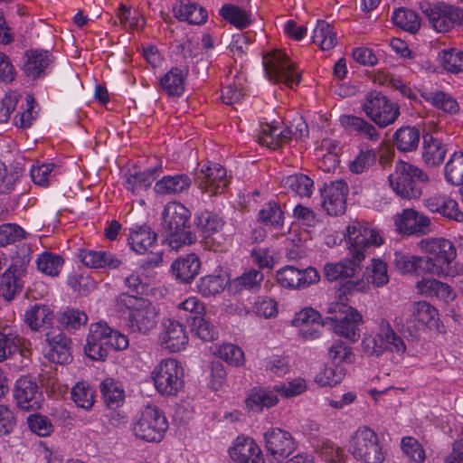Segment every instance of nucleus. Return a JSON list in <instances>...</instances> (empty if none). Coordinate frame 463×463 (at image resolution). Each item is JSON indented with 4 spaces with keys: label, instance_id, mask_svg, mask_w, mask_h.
<instances>
[{
    "label": "nucleus",
    "instance_id": "f257e3e1",
    "mask_svg": "<svg viewBox=\"0 0 463 463\" xmlns=\"http://www.w3.org/2000/svg\"><path fill=\"white\" fill-rule=\"evenodd\" d=\"M115 307L133 333L146 335L157 325L159 309L148 298L123 292L116 298Z\"/></svg>",
    "mask_w": 463,
    "mask_h": 463
},
{
    "label": "nucleus",
    "instance_id": "f03ea898",
    "mask_svg": "<svg viewBox=\"0 0 463 463\" xmlns=\"http://www.w3.org/2000/svg\"><path fill=\"white\" fill-rule=\"evenodd\" d=\"M191 213L180 203H168L163 212V227L169 246L178 250L184 245H191L196 241V235L190 231Z\"/></svg>",
    "mask_w": 463,
    "mask_h": 463
},
{
    "label": "nucleus",
    "instance_id": "7ed1b4c3",
    "mask_svg": "<svg viewBox=\"0 0 463 463\" xmlns=\"http://www.w3.org/2000/svg\"><path fill=\"white\" fill-rule=\"evenodd\" d=\"M428 182L429 176L425 172L404 161L398 162L394 173L389 175L392 189L404 199L420 198L423 185Z\"/></svg>",
    "mask_w": 463,
    "mask_h": 463
},
{
    "label": "nucleus",
    "instance_id": "20e7f679",
    "mask_svg": "<svg viewBox=\"0 0 463 463\" xmlns=\"http://www.w3.org/2000/svg\"><path fill=\"white\" fill-rule=\"evenodd\" d=\"M378 332L364 334L361 346L367 356H381L385 351L403 354L406 345L403 339L392 328L385 318H380L377 322Z\"/></svg>",
    "mask_w": 463,
    "mask_h": 463
},
{
    "label": "nucleus",
    "instance_id": "39448f33",
    "mask_svg": "<svg viewBox=\"0 0 463 463\" xmlns=\"http://www.w3.org/2000/svg\"><path fill=\"white\" fill-rule=\"evenodd\" d=\"M348 451L356 460L364 463H382L386 456L378 435L365 426L358 428L352 435Z\"/></svg>",
    "mask_w": 463,
    "mask_h": 463
},
{
    "label": "nucleus",
    "instance_id": "423d86ee",
    "mask_svg": "<svg viewBox=\"0 0 463 463\" xmlns=\"http://www.w3.org/2000/svg\"><path fill=\"white\" fill-rule=\"evenodd\" d=\"M156 390L165 396H176L184 387V372L182 364L174 358L163 359L152 373Z\"/></svg>",
    "mask_w": 463,
    "mask_h": 463
},
{
    "label": "nucleus",
    "instance_id": "0eeeda50",
    "mask_svg": "<svg viewBox=\"0 0 463 463\" xmlns=\"http://www.w3.org/2000/svg\"><path fill=\"white\" fill-rule=\"evenodd\" d=\"M345 241L349 255L364 260L371 247H379L384 241L380 232L367 222L354 220L346 227Z\"/></svg>",
    "mask_w": 463,
    "mask_h": 463
},
{
    "label": "nucleus",
    "instance_id": "6e6552de",
    "mask_svg": "<svg viewBox=\"0 0 463 463\" xmlns=\"http://www.w3.org/2000/svg\"><path fill=\"white\" fill-rule=\"evenodd\" d=\"M361 108L365 115L381 128L393 124L400 116V106L377 90L365 94Z\"/></svg>",
    "mask_w": 463,
    "mask_h": 463
},
{
    "label": "nucleus",
    "instance_id": "1a4fd4ad",
    "mask_svg": "<svg viewBox=\"0 0 463 463\" xmlns=\"http://www.w3.org/2000/svg\"><path fill=\"white\" fill-rule=\"evenodd\" d=\"M168 429L167 420L156 406H146L132 425L136 438L147 442H159Z\"/></svg>",
    "mask_w": 463,
    "mask_h": 463
},
{
    "label": "nucleus",
    "instance_id": "9d476101",
    "mask_svg": "<svg viewBox=\"0 0 463 463\" xmlns=\"http://www.w3.org/2000/svg\"><path fill=\"white\" fill-rule=\"evenodd\" d=\"M29 248L24 247L21 253L12 257L10 267L0 275V296L5 300H12L24 288V277L31 261Z\"/></svg>",
    "mask_w": 463,
    "mask_h": 463
},
{
    "label": "nucleus",
    "instance_id": "9b49d317",
    "mask_svg": "<svg viewBox=\"0 0 463 463\" xmlns=\"http://www.w3.org/2000/svg\"><path fill=\"white\" fill-rule=\"evenodd\" d=\"M263 65L269 80L283 83L292 88L300 82V72L288 55L280 50H274L263 56Z\"/></svg>",
    "mask_w": 463,
    "mask_h": 463
},
{
    "label": "nucleus",
    "instance_id": "f8f14e48",
    "mask_svg": "<svg viewBox=\"0 0 463 463\" xmlns=\"http://www.w3.org/2000/svg\"><path fill=\"white\" fill-rule=\"evenodd\" d=\"M420 10L428 18L430 26L439 33H447L456 25L463 24V8L438 2L420 3Z\"/></svg>",
    "mask_w": 463,
    "mask_h": 463
},
{
    "label": "nucleus",
    "instance_id": "ddd939ff",
    "mask_svg": "<svg viewBox=\"0 0 463 463\" xmlns=\"http://www.w3.org/2000/svg\"><path fill=\"white\" fill-rule=\"evenodd\" d=\"M341 313L345 316L342 318L330 317L328 319L333 323L334 332L344 338L354 343L360 338L359 326L363 324V316L354 307L342 302H335L330 305L328 313Z\"/></svg>",
    "mask_w": 463,
    "mask_h": 463
},
{
    "label": "nucleus",
    "instance_id": "4468645a",
    "mask_svg": "<svg viewBox=\"0 0 463 463\" xmlns=\"http://www.w3.org/2000/svg\"><path fill=\"white\" fill-rule=\"evenodd\" d=\"M264 447L274 458H286L298 448V442L292 434L278 427L269 429L263 434Z\"/></svg>",
    "mask_w": 463,
    "mask_h": 463
},
{
    "label": "nucleus",
    "instance_id": "2eb2a0df",
    "mask_svg": "<svg viewBox=\"0 0 463 463\" xmlns=\"http://www.w3.org/2000/svg\"><path fill=\"white\" fill-rule=\"evenodd\" d=\"M319 273L315 268L308 267L298 269L293 266H286L277 271V280L284 288H305L318 282Z\"/></svg>",
    "mask_w": 463,
    "mask_h": 463
},
{
    "label": "nucleus",
    "instance_id": "dca6fc26",
    "mask_svg": "<svg viewBox=\"0 0 463 463\" xmlns=\"http://www.w3.org/2000/svg\"><path fill=\"white\" fill-rule=\"evenodd\" d=\"M195 183L203 193H207L210 195L221 194L228 185L226 170L219 164L203 165L196 174Z\"/></svg>",
    "mask_w": 463,
    "mask_h": 463
},
{
    "label": "nucleus",
    "instance_id": "f3484780",
    "mask_svg": "<svg viewBox=\"0 0 463 463\" xmlns=\"http://www.w3.org/2000/svg\"><path fill=\"white\" fill-rule=\"evenodd\" d=\"M348 185L343 180H336L326 185L322 192L324 209L329 215H341L346 209Z\"/></svg>",
    "mask_w": 463,
    "mask_h": 463
},
{
    "label": "nucleus",
    "instance_id": "a211bd4d",
    "mask_svg": "<svg viewBox=\"0 0 463 463\" xmlns=\"http://www.w3.org/2000/svg\"><path fill=\"white\" fill-rule=\"evenodd\" d=\"M418 245L422 252L434 256L440 265H445L447 268H450L451 262L457 256L454 244L447 239L426 238L420 241Z\"/></svg>",
    "mask_w": 463,
    "mask_h": 463
},
{
    "label": "nucleus",
    "instance_id": "6ab92c4d",
    "mask_svg": "<svg viewBox=\"0 0 463 463\" xmlns=\"http://www.w3.org/2000/svg\"><path fill=\"white\" fill-rule=\"evenodd\" d=\"M39 387L27 376L20 377L15 383L14 397L17 406L24 411H33L40 408Z\"/></svg>",
    "mask_w": 463,
    "mask_h": 463
},
{
    "label": "nucleus",
    "instance_id": "aec40b11",
    "mask_svg": "<svg viewBox=\"0 0 463 463\" xmlns=\"http://www.w3.org/2000/svg\"><path fill=\"white\" fill-rule=\"evenodd\" d=\"M394 223L401 234H424L429 230L430 220L413 209H404L395 216Z\"/></svg>",
    "mask_w": 463,
    "mask_h": 463
},
{
    "label": "nucleus",
    "instance_id": "412c9836",
    "mask_svg": "<svg viewBox=\"0 0 463 463\" xmlns=\"http://www.w3.org/2000/svg\"><path fill=\"white\" fill-rule=\"evenodd\" d=\"M230 457L239 463H265L260 448L250 437L239 436L229 449Z\"/></svg>",
    "mask_w": 463,
    "mask_h": 463
},
{
    "label": "nucleus",
    "instance_id": "4be33fe9",
    "mask_svg": "<svg viewBox=\"0 0 463 463\" xmlns=\"http://www.w3.org/2000/svg\"><path fill=\"white\" fill-rule=\"evenodd\" d=\"M45 340L50 347L46 357L49 361L67 364L72 360L71 340L62 332L56 335L47 333Z\"/></svg>",
    "mask_w": 463,
    "mask_h": 463
},
{
    "label": "nucleus",
    "instance_id": "5701e85b",
    "mask_svg": "<svg viewBox=\"0 0 463 463\" xmlns=\"http://www.w3.org/2000/svg\"><path fill=\"white\" fill-rule=\"evenodd\" d=\"M362 261L358 257L349 255L337 262H327L324 266V276L331 282L353 278L361 270Z\"/></svg>",
    "mask_w": 463,
    "mask_h": 463
},
{
    "label": "nucleus",
    "instance_id": "b1692460",
    "mask_svg": "<svg viewBox=\"0 0 463 463\" xmlns=\"http://www.w3.org/2000/svg\"><path fill=\"white\" fill-rule=\"evenodd\" d=\"M163 326L162 345L172 353L183 350L188 343L184 326L171 318L165 319Z\"/></svg>",
    "mask_w": 463,
    "mask_h": 463
},
{
    "label": "nucleus",
    "instance_id": "393cba45",
    "mask_svg": "<svg viewBox=\"0 0 463 463\" xmlns=\"http://www.w3.org/2000/svg\"><path fill=\"white\" fill-rule=\"evenodd\" d=\"M425 206L432 213L458 222H463V212L458 203L446 194H433L424 201Z\"/></svg>",
    "mask_w": 463,
    "mask_h": 463
},
{
    "label": "nucleus",
    "instance_id": "a878e982",
    "mask_svg": "<svg viewBox=\"0 0 463 463\" xmlns=\"http://www.w3.org/2000/svg\"><path fill=\"white\" fill-rule=\"evenodd\" d=\"M200 258L195 253L178 257L171 265V271L175 279L182 283H191L201 269Z\"/></svg>",
    "mask_w": 463,
    "mask_h": 463
},
{
    "label": "nucleus",
    "instance_id": "bb28decb",
    "mask_svg": "<svg viewBox=\"0 0 463 463\" xmlns=\"http://www.w3.org/2000/svg\"><path fill=\"white\" fill-rule=\"evenodd\" d=\"M54 314L50 306L35 303L25 310L24 321L28 327L39 332L49 328L53 323Z\"/></svg>",
    "mask_w": 463,
    "mask_h": 463
},
{
    "label": "nucleus",
    "instance_id": "cd10ccee",
    "mask_svg": "<svg viewBox=\"0 0 463 463\" xmlns=\"http://www.w3.org/2000/svg\"><path fill=\"white\" fill-rule=\"evenodd\" d=\"M79 258L85 266L91 269H113L118 268L122 263L116 255L104 250H80Z\"/></svg>",
    "mask_w": 463,
    "mask_h": 463
},
{
    "label": "nucleus",
    "instance_id": "c85d7f7f",
    "mask_svg": "<svg viewBox=\"0 0 463 463\" xmlns=\"http://www.w3.org/2000/svg\"><path fill=\"white\" fill-rule=\"evenodd\" d=\"M173 13L179 21L191 24H202L208 18L207 11L196 3L188 0H179L173 5Z\"/></svg>",
    "mask_w": 463,
    "mask_h": 463
},
{
    "label": "nucleus",
    "instance_id": "c756f323",
    "mask_svg": "<svg viewBox=\"0 0 463 463\" xmlns=\"http://www.w3.org/2000/svg\"><path fill=\"white\" fill-rule=\"evenodd\" d=\"M292 138V131L284 126L266 124L259 136V142L271 149L281 147Z\"/></svg>",
    "mask_w": 463,
    "mask_h": 463
},
{
    "label": "nucleus",
    "instance_id": "7c9ffc66",
    "mask_svg": "<svg viewBox=\"0 0 463 463\" xmlns=\"http://www.w3.org/2000/svg\"><path fill=\"white\" fill-rule=\"evenodd\" d=\"M416 289L419 294L427 298H437L445 302L452 301L456 294L452 288L436 279H422L416 283Z\"/></svg>",
    "mask_w": 463,
    "mask_h": 463
},
{
    "label": "nucleus",
    "instance_id": "2f4dec72",
    "mask_svg": "<svg viewBox=\"0 0 463 463\" xmlns=\"http://www.w3.org/2000/svg\"><path fill=\"white\" fill-rule=\"evenodd\" d=\"M25 57L23 70L33 80L43 75L52 62V54L47 51H28Z\"/></svg>",
    "mask_w": 463,
    "mask_h": 463
},
{
    "label": "nucleus",
    "instance_id": "473e14b6",
    "mask_svg": "<svg viewBox=\"0 0 463 463\" xmlns=\"http://www.w3.org/2000/svg\"><path fill=\"white\" fill-rule=\"evenodd\" d=\"M188 70L185 68H172L164 74L160 80V88L170 97H179L184 90Z\"/></svg>",
    "mask_w": 463,
    "mask_h": 463
},
{
    "label": "nucleus",
    "instance_id": "72a5a7b5",
    "mask_svg": "<svg viewBox=\"0 0 463 463\" xmlns=\"http://www.w3.org/2000/svg\"><path fill=\"white\" fill-rule=\"evenodd\" d=\"M422 138L423 161L429 165H438L441 164L447 153L446 146L430 134L423 135Z\"/></svg>",
    "mask_w": 463,
    "mask_h": 463
},
{
    "label": "nucleus",
    "instance_id": "f704fd0d",
    "mask_svg": "<svg viewBox=\"0 0 463 463\" xmlns=\"http://www.w3.org/2000/svg\"><path fill=\"white\" fill-rule=\"evenodd\" d=\"M420 138V131L411 126L401 127L392 135L393 145L402 152L415 151L419 146Z\"/></svg>",
    "mask_w": 463,
    "mask_h": 463
},
{
    "label": "nucleus",
    "instance_id": "c9c22d12",
    "mask_svg": "<svg viewBox=\"0 0 463 463\" xmlns=\"http://www.w3.org/2000/svg\"><path fill=\"white\" fill-rule=\"evenodd\" d=\"M190 185V177L185 174H182L164 176L156 183L154 189L158 194H175L188 190Z\"/></svg>",
    "mask_w": 463,
    "mask_h": 463
},
{
    "label": "nucleus",
    "instance_id": "e433bc0d",
    "mask_svg": "<svg viewBox=\"0 0 463 463\" xmlns=\"http://www.w3.org/2000/svg\"><path fill=\"white\" fill-rule=\"evenodd\" d=\"M156 241V234L147 225L132 230L128 236V243L137 253H145Z\"/></svg>",
    "mask_w": 463,
    "mask_h": 463
},
{
    "label": "nucleus",
    "instance_id": "4c0bfd02",
    "mask_svg": "<svg viewBox=\"0 0 463 463\" xmlns=\"http://www.w3.org/2000/svg\"><path fill=\"white\" fill-rule=\"evenodd\" d=\"M340 122L345 128L355 131L371 141H377L380 138V133L376 128L362 118L344 115L341 117Z\"/></svg>",
    "mask_w": 463,
    "mask_h": 463
},
{
    "label": "nucleus",
    "instance_id": "58836bf2",
    "mask_svg": "<svg viewBox=\"0 0 463 463\" xmlns=\"http://www.w3.org/2000/svg\"><path fill=\"white\" fill-rule=\"evenodd\" d=\"M281 184L288 193L301 197H310L313 189V180L304 174H296L284 177Z\"/></svg>",
    "mask_w": 463,
    "mask_h": 463
},
{
    "label": "nucleus",
    "instance_id": "ea45409f",
    "mask_svg": "<svg viewBox=\"0 0 463 463\" xmlns=\"http://www.w3.org/2000/svg\"><path fill=\"white\" fill-rule=\"evenodd\" d=\"M313 43L323 51L333 49L337 43L335 28L324 20H318L313 31Z\"/></svg>",
    "mask_w": 463,
    "mask_h": 463
},
{
    "label": "nucleus",
    "instance_id": "a19ab883",
    "mask_svg": "<svg viewBox=\"0 0 463 463\" xmlns=\"http://www.w3.org/2000/svg\"><path fill=\"white\" fill-rule=\"evenodd\" d=\"M116 17L125 30H140L146 24L145 18L138 9L127 6L124 4L118 6Z\"/></svg>",
    "mask_w": 463,
    "mask_h": 463
},
{
    "label": "nucleus",
    "instance_id": "79ce46f5",
    "mask_svg": "<svg viewBox=\"0 0 463 463\" xmlns=\"http://www.w3.org/2000/svg\"><path fill=\"white\" fill-rule=\"evenodd\" d=\"M100 392L106 405L116 409L124 402L125 393L121 386L113 379L107 378L100 383Z\"/></svg>",
    "mask_w": 463,
    "mask_h": 463
},
{
    "label": "nucleus",
    "instance_id": "37998d69",
    "mask_svg": "<svg viewBox=\"0 0 463 463\" xmlns=\"http://www.w3.org/2000/svg\"><path fill=\"white\" fill-rule=\"evenodd\" d=\"M438 310L426 301H419L413 304L411 317L418 326H434L438 320Z\"/></svg>",
    "mask_w": 463,
    "mask_h": 463
},
{
    "label": "nucleus",
    "instance_id": "c03bdc74",
    "mask_svg": "<svg viewBox=\"0 0 463 463\" xmlns=\"http://www.w3.org/2000/svg\"><path fill=\"white\" fill-rule=\"evenodd\" d=\"M258 221L266 226L278 229L284 224V213L278 203L269 201L259 211Z\"/></svg>",
    "mask_w": 463,
    "mask_h": 463
},
{
    "label": "nucleus",
    "instance_id": "a18cd8bd",
    "mask_svg": "<svg viewBox=\"0 0 463 463\" xmlns=\"http://www.w3.org/2000/svg\"><path fill=\"white\" fill-rule=\"evenodd\" d=\"M245 78L242 74H236L232 80L227 79L226 84L222 89V99L225 104L238 102L245 94Z\"/></svg>",
    "mask_w": 463,
    "mask_h": 463
},
{
    "label": "nucleus",
    "instance_id": "49530a36",
    "mask_svg": "<svg viewBox=\"0 0 463 463\" xmlns=\"http://www.w3.org/2000/svg\"><path fill=\"white\" fill-rule=\"evenodd\" d=\"M156 177V171L155 168H148L144 171H138L129 174L125 183L127 190L132 193L140 190H146Z\"/></svg>",
    "mask_w": 463,
    "mask_h": 463
},
{
    "label": "nucleus",
    "instance_id": "de8ad7c7",
    "mask_svg": "<svg viewBox=\"0 0 463 463\" xmlns=\"http://www.w3.org/2000/svg\"><path fill=\"white\" fill-rule=\"evenodd\" d=\"M197 227L204 237H209L213 233L222 230L224 221L216 213L203 211L196 218Z\"/></svg>",
    "mask_w": 463,
    "mask_h": 463
},
{
    "label": "nucleus",
    "instance_id": "09e8293b",
    "mask_svg": "<svg viewBox=\"0 0 463 463\" xmlns=\"http://www.w3.org/2000/svg\"><path fill=\"white\" fill-rule=\"evenodd\" d=\"M219 14L231 24L239 29L247 27L250 24V15L238 5L226 4L222 6Z\"/></svg>",
    "mask_w": 463,
    "mask_h": 463
},
{
    "label": "nucleus",
    "instance_id": "8fccbe9b",
    "mask_svg": "<svg viewBox=\"0 0 463 463\" xmlns=\"http://www.w3.org/2000/svg\"><path fill=\"white\" fill-rule=\"evenodd\" d=\"M24 339L14 333L11 327L0 330V362L5 360L19 346L24 345Z\"/></svg>",
    "mask_w": 463,
    "mask_h": 463
},
{
    "label": "nucleus",
    "instance_id": "3c124183",
    "mask_svg": "<svg viewBox=\"0 0 463 463\" xmlns=\"http://www.w3.org/2000/svg\"><path fill=\"white\" fill-rule=\"evenodd\" d=\"M416 274H430L439 278H446L453 276V270L451 268L440 265V263L432 257H418Z\"/></svg>",
    "mask_w": 463,
    "mask_h": 463
},
{
    "label": "nucleus",
    "instance_id": "603ef678",
    "mask_svg": "<svg viewBox=\"0 0 463 463\" xmlns=\"http://www.w3.org/2000/svg\"><path fill=\"white\" fill-rule=\"evenodd\" d=\"M393 23L404 31L416 33L420 26V20L412 10L399 8L393 12L392 17Z\"/></svg>",
    "mask_w": 463,
    "mask_h": 463
},
{
    "label": "nucleus",
    "instance_id": "864d4df0",
    "mask_svg": "<svg viewBox=\"0 0 463 463\" xmlns=\"http://www.w3.org/2000/svg\"><path fill=\"white\" fill-rule=\"evenodd\" d=\"M364 277L377 288L386 285L389 282L387 264L379 259H373L372 264L366 268Z\"/></svg>",
    "mask_w": 463,
    "mask_h": 463
},
{
    "label": "nucleus",
    "instance_id": "5fc2aeb1",
    "mask_svg": "<svg viewBox=\"0 0 463 463\" xmlns=\"http://www.w3.org/2000/svg\"><path fill=\"white\" fill-rule=\"evenodd\" d=\"M448 183L455 185L463 184V152H455L444 167Z\"/></svg>",
    "mask_w": 463,
    "mask_h": 463
},
{
    "label": "nucleus",
    "instance_id": "6e6d98bb",
    "mask_svg": "<svg viewBox=\"0 0 463 463\" xmlns=\"http://www.w3.org/2000/svg\"><path fill=\"white\" fill-rule=\"evenodd\" d=\"M58 322L68 330H77L88 322V316L84 311L76 308H66L59 314Z\"/></svg>",
    "mask_w": 463,
    "mask_h": 463
},
{
    "label": "nucleus",
    "instance_id": "4d7b16f0",
    "mask_svg": "<svg viewBox=\"0 0 463 463\" xmlns=\"http://www.w3.org/2000/svg\"><path fill=\"white\" fill-rule=\"evenodd\" d=\"M37 268L43 273L56 277L63 265V259L52 252H43L36 260Z\"/></svg>",
    "mask_w": 463,
    "mask_h": 463
},
{
    "label": "nucleus",
    "instance_id": "13d9d810",
    "mask_svg": "<svg viewBox=\"0 0 463 463\" xmlns=\"http://www.w3.org/2000/svg\"><path fill=\"white\" fill-rule=\"evenodd\" d=\"M191 329L196 336L205 342L213 341L218 336L216 327L209 320L201 316L192 317Z\"/></svg>",
    "mask_w": 463,
    "mask_h": 463
},
{
    "label": "nucleus",
    "instance_id": "bf43d9fd",
    "mask_svg": "<svg viewBox=\"0 0 463 463\" xmlns=\"http://www.w3.org/2000/svg\"><path fill=\"white\" fill-rule=\"evenodd\" d=\"M346 370L338 364L325 366L316 375V382L321 386H333L340 383L345 378Z\"/></svg>",
    "mask_w": 463,
    "mask_h": 463
},
{
    "label": "nucleus",
    "instance_id": "052dcab7",
    "mask_svg": "<svg viewBox=\"0 0 463 463\" xmlns=\"http://www.w3.org/2000/svg\"><path fill=\"white\" fill-rule=\"evenodd\" d=\"M328 356L335 363V364L341 365L342 364H353L355 360V355L352 347L346 343L337 340L328 349Z\"/></svg>",
    "mask_w": 463,
    "mask_h": 463
},
{
    "label": "nucleus",
    "instance_id": "680f3d73",
    "mask_svg": "<svg viewBox=\"0 0 463 463\" xmlns=\"http://www.w3.org/2000/svg\"><path fill=\"white\" fill-rule=\"evenodd\" d=\"M197 288L203 296H214L224 289L225 279L221 275H207L200 279Z\"/></svg>",
    "mask_w": 463,
    "mask_h": 463
},
{
    "label": "nucleus",
    "instance_id": "e2e57ef3",
    "mask_svg": "<svg viewBox=\"0 0 463 463\" xmlns=\"http://www.w3.org/2000/svg\"><path fill=\"white\" fill-rule=\"evenodd\" d=\"M401 449L411 463H424L426 458L422 445L412 437H404L401 441Z\"/></svg>",
    "mask_w": 463,
    "mask_h": 463
},
{
    "label": "nucleus",
    "instance_id": "0e129e2a",
    "mask_svg": "<svg viewBox=\"0 0 463 463\" xmlns=\"http://www.w3.org/2000/svg\"><path fill=\"white\" fill-rule=\"evenodd\" d=\"M94 391L84 383H78L71 389V399L78 407L90 410L94 404Z\"/></svg>",
    "mask_w": 463,
    "mask_h": 463
},
{
    "label": "nucleus",
    "instance_id": "69168bd1",
    "mask_svg": "<svg viewBox=\"0 0 463 463\" xmlns=\"http://www.w3.org/2000/svg\"><path fill=\"white\" fill-rule=\"evenodd\" d=\"M377 155L373 148H362L355 158L350 162L349 169L352 173L361 174L368 170L376 162Z\"/></svg>",
    "mask_w": 463,
    "mask_h": 463
},
{
    "label": "nucleus",
    "instance_id": "338daca9",
    "mask_svg": "<svg viewBox=\"0 0 463 463\" xmlns=\"http://www.w3.org/2000/svg\"><path fill=\"white\" fill-rule=\"evenodd\" d=\"M425 99L430 101L434 107L449 114L457 113L459 109L457 100L443 91L429 93Z\"/></svg>",
    "mask_w": 463,
    "mask_h": 463
},
{
    "label": "nucleus",
    "instance_id": "774afa93",
    "mask_svg": "<svg viewBox=\"0 0 463 463\" xmlns=\"http://www.w3.org/2000/svg\"><path fill=\"white\" fill-rule=\"evenodd\" d=\"M440 57L445 70L452 73L463 72V51L443 50Z\"/></svg>",
    "mask_w": 463,
    "mask_h": 463
}]
</instances>
